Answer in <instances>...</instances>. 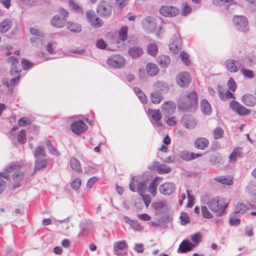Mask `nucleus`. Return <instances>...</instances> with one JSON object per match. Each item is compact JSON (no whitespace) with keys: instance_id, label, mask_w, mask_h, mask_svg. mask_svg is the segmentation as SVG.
I'll use <instances>...</instances> for the list:
<instances>
[{"instance_id":"obj_1","label":"nucleus","mask_w":256,"mask_h":256,"mask_svg":"<svg viewBox=\"0 0 256 256\" xmlns=\"http://www.w3.org/2000/svg\"><path fill=\"white\" fill-rule=\"evenodd\" d=\"M21 166L20 164H14L10 166L4 172L0 173V194L5 189L6 182L4 180H8L10 178V174H12V178L16 182L14 184V188L20 186V182L24 178L23 173L20 170Z\"/></svg>"},{"instance_id":"obj_2","label":"nucleus","mask_w":256,"mask_h":256,"mask_svg":"<svg viewBox=\"0 0 256 256\" xmlns=\"http://www.w3.org/2000/svg\"><path fill=\"white\" fill-rule=\"evenodd\" d=\"M198 106L197 94L195 92H190L185 98L178 102V108L184 112L194 110Z\"/></svg>"},{"instance_id":"obj_3","label":"nucleus","mask_w":256,"mask_h":256,"mask_svg":"<svg viewBox=\"0 0 256 256\" xmlns=\"http://www.w3.org/2000/svg\"><path fill=\"white\" fill-rule=\"evenodd\" d=\"M202 200L212 211L220 214H222L227 206V204L220 202L218 197L210 198L207 194H206L202 197Z\"/></svg>"},{"instance_id":"obj_4","label":"nucleus","mask_w":256,"mask_h":256,"mask_svg":"<svg viewBox=\"0 0 256 256\" xmlns=\"http://www.w3.org/2000/svg\"><path fill=\"white\" fill-rule=\"evenodd\" d=\"M201 234L196 233L191 236V240L194 242V244L190 242L188 240H184L179 245L177 250L178 253H185L192 250L194 247L199 244L201 241Z\"/></svg>"},{"instance_id":"obj_5","label":"nucleus","mask_w":256,"mask_h":256,"mask_svg":"<svg viewBox=\"0 0 256 256\" xmlns=\"http://www.w3.org/2000/svg\"><path fill=\"white\" fill-rule=\"evenodd\" d=\"M232 22L234 28L238 30L244 32L248 30V20L245 16L236 15Z\"/></svg>"},{"instance_id":"obj_6","label":"nucleus","mask_w":256,"mask_h":256,"mask_svg":"<svg viewBox=\"0 0 256 256\" xmlns=\"http://www.w3.org/2000/svg\"><path fill=\"white\" fill-rule=\"evenodd\" d=\"M106 63L110 67L121 68L124 66L125 60L120 55H112L108 58Z\"/></svg>"},{"instance_id":"obj_7","label":"nucleus","mask_w":256,"mask_h":256,"mask_svg":"<svg viewBox=\"0 0 256 256\" xmlns=\"http://www.w3.org/2000/svg\"><path fill=\"white\" fill-rule=\"evenodd\" d=\"M97 12L101 16L108 17L112 14L111 6L108 2H101L97 7Z\"/></svg>"},{"instance_id":"obj_8","label":"nucleus","mask_w":256,"mask_h":256,"mask_svg":"<svg viewBox=\"0 0 256 256\" xmlns=\"http://www.w3.org/2000/svg\"><path fill=\"white\" fill-rule=\"evenodd\" d=\"M86 17L91 25L94 28H100L103 24L102 20L95 14L92 10H88L86 12Z\"/></svg>"},{"instance_id":"obj_9","label":"nucleus","mask_w":256,"mask_h":256,"mask_svg":"<svg viewBox=\"0 0 256 256\" xmlns=\"http://www.w3.org/2000/svg\"><path fill=\"white\" fill-rule=\"evenodd\" d=\"M86 124L82 120L75 121L70 125L72 131L77 135L84 133L87 129Z\"/></svg>"},{"instance_id":"obj_10","label":"nucleus","mask_w":256,"mask_h":256,"mask_svg":"<svg viewBox=\"0 0 256 256\" xmlns=\"http://www.w3.org/2000/svg\"><path fill=\"white\" fill-rule=\"evenodd\" d=\"M143 28L147 33L152 32L156 26V20L154 18L148 16L145 18L142 22Z\"/></svg>"},{"instance_id":"obj_11","label":"nucleus","mask_w":256,"mask_h":256,"mask_svg":"<svg viewBox=\"0 0 256 256\" xmlns=\"http://www.w3.org/2000/svg\"><path fill=\"white\" fill-rule=\"evenodd\" d=\"M181 122L186 128L188 130L194 129L197 124L195 118L190 115H184L181 120Z\"/></svg>"},{"instance_id":"obj_12","label":"nucleus","mask_w":256,"mask_h":256,"mask_svg":"<svg viewBox=\"0 0 256 256\" xmlns=\"http://www.w3.org/2000/svg\"><path fill=\"white\" fill-rule=\"evenodd\" d=\"M230 108L236 112L238 114L241 116L248 114L250 113V111L242 106L240 104L236 101L232 100L230 103Z\"/></svg>"},{"instance_id":"obj_13","label":"nucleus","mask_w":256,"mask_h":256,"mask_svg":"<svg viewBox=\"0 0 256 256\" xmlns=\"http://www.w3.org/2000/svg\"><path fill=\"white\" fill-rule=\"evenodd\" d=\"M160 12L164 16L172 17L178 14L179 10L176 7L166 6H162Z\"/></svg>"},{"instance_id":"obj_14","label":"nucleus","mask_w":256,"mask_h":256,"mask_svg":"<svg viewBox=\"0 0 256 256\" xmlns=\"http://www.w3.org/2000/svg\"><path fill=\"white\" fill-rule=\"evenodd\" d=\"M177 83L181 87L186 86L190 82V76L187 72H180L176 78Z\"/></svg>"},{"instance_id":"obj_15","label":"nucleus","mask_w":256,"mask_h":256,"mask_svg":"<svg viewBox=\"0 0 256 256\" xmlns=\"http://www.w3.org/2000/svg\"><path fill=\"white\" fill-rule=\"evenodd\" d=\"M6 61L10 64V72L12 76L18 74L20 72L21 70L17 66L19 64V62L16 58L14 56H10L6 59Z\"/></svg>"},{"instance_id":"obj_16","label":"nucleus","mask_w":256,"mask_h":256,"mask_svg":"<svg viewBox=\"0 0 256 256\" xmlns=\"http://www.w3.org/2000/svg\"><path fill=\"white\" fill-rule=\"evenodd\" d=\"M160 192L164 195H170L176 190V186L170 182H165L159 187Z\"/></svg>"},{"instance_id":"obj_17","label":"nucleus","mask_w":256,"mask_h":256,"mask_svg":"<svg viewBox=\"0 0 256 256\" xmlns=\"http://www.w3.org/2000/svg\"><path fill=\"white\" fill-rule=\"evenodd\" d=\"M226 69L232 72L238 71L240 68V64L238 61L234 60H228L225 62Z\"/></svg>"},{"instance_id":"obj_18","label":"nucleus","mask_w":256,"mask_h":256,"mask_svg":"<svg viewBox=\"0 0 256 256\" xmlns=\"http://www.w3.org/2000/svg\"><path fill=\"white\" fill-rule=\"evenodd\" d=\"M209 145L208 140L204 137L197 138L194 142V147L198 150H204Z\"/></svg>"},{"instance_id":"obj_19","label":"nucleus","mask_w":256,"mask_h":256,"mask_svg":"<svg viewBox=\"0 0 256 256\" xmlns=\"http://www.w3.org/2000/svg\"><path fill=\"white\" fill-rule=\"evenodd\" d=\"M66 20L59 16H54L50 20L51 25L57 28H61L65 26Z\"/></svg>"},{"instance_id":"obj_20","label":"nucleus","mask_w":256,"mask_h":256,"mask_svg":"<svg viewBox=\"0 0 256 256\" xmlns=\"http://www.w3.org/2000/svg\"><path fill=\"white\" fill-rule=\"evenodd\" d=\"M148 114L151 116L152 118L155 121L154 124L158 126H162V123L160 122L162 118V115L160 111L158 110H151L149 109L148 110Z\"/></svg>"},{"instance_id":"obj_21","label":"nucleus","mask_w":256,"mask_h":256,"mask_svg":"<svg viewBox=\"0 0 256 256\" xmlns=\"http://www.w3.org/2000/svg\"><path fill=\"white\" fill-rule=\"evenodd\" d=\"M48 162V160L44 158H36L34 173L44 168L46 166Z\"/></svg>"},{"instance_id":"obj_22","label":"nucleus","mask_w":256,"mask_h":256,"mask_svg":"<svg viewBox=\"0 0 256 256\" xmlns=\"http://www.w3.org/2000/svg\"><path fill=\"white\" fill-rule=\"evenodd\" d=\"M128 248V244L125 240H121L114 244V253L118 256H122V254L118 252V250H124Z\"/></svg>"},{"instance_id":"obj_23","label":"nucleus","mask_w":256,"mask_h":256,"mask_svg":"<svg viewBox=\"0 0 256 256\" xmlns=\"http://www.w3.org/2000/svg\"><path fill=\"white\" fill-rule=\"evenodd\" d=\"M242 102L246 106H252L256 104V97L250 94H246L242 97Z\"/></svg>"},{"instance_id":"obj_24","label":"nucleus","mask_w":256,"mask_h":256,"mask_svg":"<svg viewBox=\"0 0 256 256\" xmlns=\"http://www.w3.org/2000/svg\"><path fill=\"white\" fill-rule=\"evenodd\" d=\"M154 90L155 91L162 93L166 92L168 90V84L163 82H157L154 84Z\"/></svg>"},{"instance_id":"obj_25","label":"nucleus","mask_w":256,"mask_h":256,"mask_svg":"<svg viewBox=\"0 0 256 256\" xmlns=\"http://www.w3.org/2000/svg\"><path fill=\"white\" fill-rule=\"evenodd\" d=\"M143 52L142 48L138 46H132L128 50L129 54L134 58L141 56Z\"/></svg>"},{"instance_id":"obj_26","label":"nucleus","mask_w":256,"mask_h":256,"mask_svg":"<svg viewBox=\"0 0 256 256\" xmlns=\"http://www.w3.org/2000/svg\"><path fill=\"white\" fill-rule=\"evenodd\" d=\"M242 156V148H234L232 153L229 156L230 162H234L236 160L238 157Z\"/></svg>"},{"instance_id":"obj_27","label":"nucleus","mask_w":256,"mask_h":256,"mask_svg":"<svg viewBox=\"0 0 256 256\" xmlns=\"http://www.w3.org/2000/svg\"><path fill=\"white\" fill-rule=\"evenodd\" d=\"M146 72L150 76H156L159 72V69L154 64L150 62L146 65Z\"/></svg>"},{"instance_id":"obj_28","label":"nucleus","mask_w":256,"mask_h":256,"mask_svg":"<svg viewBox=\"0 0 256 256\" xmlns=\"http://www.w3.org/2000/svg\"><path fill=\"white\" fill-rule=\"evenodd\" d=\"M12 26V21L6 19L0 23V32L4 33L8 31Z\"/></svg>"},{"instance_id":"obj_29","label":"nucleus","mask_w":256,"mask_h":256,"mask_svg":"<svg viewBox=\"0 0 256 256\" xmlns=\"http://www.w3.org/2000/svg\"><path fill=\"white\" fill-rule=\"evenodd\" d=\"M214 180L223 184L231 185L232 184V180L230 176H216L214 178Z\"/></svg>"},{"instance_id":"obj_30","label":"nucleus","mask_w":256,"mask_h":256,"mask_svg":"<svg viewBox=\"0 0 256 256\" xmlns=\"http://www.w3.org/2000/svg\"><path fill=\"white\" fill-rule=\"evenodd\" d=\"M200 108L202 112L206 115L210 114L211 112V106L208 102L203 100L200 102Z\"/></svg>"},{"instance_id":"obj_31","label":"nucleus","mask_w":256,"mask_h":256,"mask_svg":"<svg viewBox=\"0 0 256 256\" xmlns=\"http://www.w3.org/2000/svg\"><path fill=\"white\" fill-rule=\"evenodd\" d=\"M248 208V206L246 204L242 203H238L236 206L234 212H235V214H238V216H240L246 212Z\"/></svg>"},{"instance_id":"obj_32","label":"nucleus","mask_w":256,"mask_h":256,"mask_svg":"<svg viewBox=\"0 0 256 256\" xmlns=\"http://www.w3.org/2000/svg\"><path fill=\"white\" fill-rule=\"evenodd\" d=\"M214 4L220 6H224L226 10H228L230 6L236 4V2H234V0H214Z\"/></svg>"},{"instance_id":"obj_33","label":"nucleus","mask_w":256,"mask_h":256,"mask_svg":"<svg viewBox=\"0 0 256 256\" xmlns=\"http://www.w3.org/2000/svg\"><path fill=\"white\" fill-rule=\"evenodd\" d=\"M175 107L172 102H166L162 106V110L168 114H172L174 112Z\"/></svg>"},{"instance_id":"obj_34","label":"nucleus","mask_w":256,"mask_h":256,"mask_svg":"<svg viewBox=\"0 0 256 256\" xmlns=\"http://www.w3.org/2000/svg\"><path fill=\"white\" fill-rule=\"evenodd\" d=\"M152 102L154 104H158L163 99L162 93L158 92L154 90L151 94Z\"/></svg>"},{"instance_id":"obj_35","label":"nucleus","mask_w":256,"mask_h":256,"mask_svg":"<svg viewBox=\"0 0 256 256\" xmlns=\"http://www.w3.org/2000/svg\"><path fill=\"white\" fill-rule=\"evenodd\" d=\"M70 166L71 168L76 172H81L82 169L79 161L74 158H72L70 160Z\"/></svg>"},{"instance_id":"obj_36","label":"nucleus","mask_w":256,"mask_h":256,"mask_svg":"<svg viewBox=\"0 0 256 256\" xmlns=\"http://www.w3.org/2000/svg\"><path fill=\"white\" fill-rule=\"evenodd\" d=\"M67 28L70 31L74 32H80L82 31L81 26L78 24L74 22H68L67 25Z\"/></svg>"},{"instance_id":"obj_37","label":"nucleus","mask_w":256,"mask_h":256,"mask_svg":"<svg viewBox=\"0 0 256 256\" xmlns=\"http://www.w3.org/2000/svg\"><path fill=\"white\" fill-rule=\"evenodd\" d=\"M42 38L32 37L30 38V42L32 46L36 48H42L43 45V40Z\"/></svg>"},{"instance_id":"obj_38","label":"nucleus","mask_w":256,"mask_h":256,"mask_svg":"<svg viewBox=\"0 0 256 256\" xmlns=\"http://www.w3.org/2000/svg\"><path fill=\"white\" fill-rule=\"evenodd\" d=\"M218 94L220 98L223 100L228 98H234V94L230 92L228 90H226L224 92H220V90H218Z\"/></svg>"},{"instance_id":"obj_39","label":"nucleus","mask_w":256,"mask_h":256,"mask_svg":"<svg viewBox=\"0 0 256 256\" xmlns=\"http://www.w3.org/2000/svg\"><path fill=\"white\" fill-rule=\"evenodd\" d=\"M170 62V58L166 55L161 56L158 58V62L162 68L167 67Z\"/></svg>"},{"instance_id":"obj_40","label":"nucleus","mask_w":256,"mask_h":256,"mask_svg":"<svg viewBox=\"0 0 256 256\" xmlns=\"http://www.w3.org/2000/svg\"><path fill=\"white\" fill-rule=\"evenodd\" d=\"M34 155L36 158H44L46 156V154L42 146H38L36 148Z\"/></svg>"},{"instance_id":"obj_41","label":"nucleus","mask_w":256,"mask_h":256,"mask_svg":"<svg viewBox=\"0 0 256 256\" xmlns=\"http://www.w3.org/2000/svg\"><path fill=\"white\" fill-rule=\"evenodd\" d=\"M68 3L70 6L72 10L80 13L82 12V8L77 2L74 0H70Z\"/></svg>"},{"instance_id":"obj_42","label":"nucleus","mask_w":256,"mask_h":256,"mask_svg":"<svg viewBox=\"0 0 256 256\" xmlns=\"http://www.w3.org/2000/svg\"><path fill=\"white\" fill-rule=\"evenodd\" d=\"M147 51L148 54L152 56H156L158 53V47L154 44H150L147 46Z\"/></svg>"},{"instance_id":"obj_43","label":"nucleus","mask_w":256,"mask_h":256,"mask_svg":"<svg viewBox=\"0 0 256 256\" xmlns=\"http://www.w3.org/2000/svg\"><path fill=\"white\" fill-rule=\"evenodd\" d=\"M30 32L32 34L35 36V37L36 38H44V34L43 31L36 28H31L30 29Z\"/></svg>"},{"instance_id":"obj_44","label":"nucleus","mask_w":256,"mask_h":256,"mask_svg":"<svg viewBox=\"0 0 256 256\" xmlns=\"http://www.w3.org/2000/svg\"><path fill=\"white\" fill-rule=\"evenodd\" d=\"M240 216L238 214H235V212H234L230 219V225L232 226H237L240 224V220L238 218Z\"/></svg>"},{"instance_id":"obj_45","label":"nucleus","mask_w":256,"mask_h":256,"mask_svg":"<svg viewBox=\"0 0 256 256\" xmlns=\"http://www.w3.org/2000/svg\"><path fill=\"white\" fill-rule=\"evenodd\" d=\"M156 178L152 182L150 185L148 186V192L153 196H155L156 193V189L158 186V184L156 182Z\"/></svg>"},{"instance_id":"obj_46","label":"nucleus","mask_w":256,"mask_h":256,"mask_svg":"<svg viewBox=\"0 0 256 256\" xmlns=\"http://www.w3.org/2000/svg\"><path fill=\"white\" fill-rule=\"evenodd\" d=\"M129 224L132 228L134 230L142 231L143 230V227L136 220H130Z\"/></svg>"},{"instance_id":"obj_47","label":"nucleus","mask_w":256,"mask_h":256,"mask_svg":"<svg viewBox=\"0 0 256 256\" xmlns=\"http://www.w3.org/2000/svg\"><path fill=\"white\" fill-rule=\"evenodd\" d=\"M146 189V185L144 182H138L136 184V192H138L140 195L144 194Z\"/></svg>"},{"instance_id":"obj_48","label":"nucleus","mask_w":256,"mask_h":256,"mask_svg":"<svg viewBox=\"0 0 256 256\" xmlns=\"http://www.w3.org/2000/svg\"><path fill=\"white\" fill-rule=\"evenodd\" d=\"M46 146L50 154L54 156H58L60 154L58 150L54 148L50 140L46 141Z\"/></svg>"},{"instance_id":"obj_49","label":"nucleus","mask_w":256,"mask_h":256,"mask_svg":"<svg viewBox=\"0 0 256 256\" xmlns=\"http://www.w3.org/2000/svg\"><path fill=\"white\" fill-rule=\"evenodd\" d=\"M158 172L160 174H167L170 172V168L165 164H160L158 168Z\"/></svg>"},{"instance_id":"obj_50","label":"nucleus","mask_w":256,"mask_h":256,"mask_svg":"<svg viewBox=\"0 0 256 256\" xmlns=\"http://www.w3.org/2000/svg\"><path fill=\"white\" fill-rule=\"evenodd\" d=\"M18 142L21 144H24L26 142V132L24 130H22L18 136Z\"/></svg>"},{"instance_id":"obj_51","label":"nucleus","mask_w":256,"mask_h":256,"mask_svg":"<svg viewBox=\"0 0 256 256\" xmlns=\"http://www.w3.org/2000/svg\"><path fill=\"white\" fill-rule=\"evenodd\" d=\"M180 40H178L176 41H172V44H170V48L172 51H173L174 53L176 52L180 48Z\"/></svg>"},{"instance_id":"obj_52","label":"nucleus","mask_w":256,"mask_h":256,"mask_svg":"<svg viewBox=\"0 0 256 256\" xmlns=\"http://www.w3.org/2000/svg\"><path fill=\"white\" fill-rule=\"evenodd\" d=\"M128 34V30L126 26H123L119 31V38L122 41L126 40Z\"/></svg>"},{"instance_id":"obj_53","label":"nucleus","mask_w":256,"mask_h":256,"mask_svg":"<svg viewBox=\"0 0 256 256\" xmlns=\"http://www.w3.org/2000/svg\"><path fill=\"white\" fill-rule=\"evenodd\" d=\"M192 155H194V152H184L181 153L180 158L184 160L189 161L194 160V157L192 156Z\"/></svg>"},{"instance_id":"obj_54","label":"nucleus","mask_w":256,"mask_h":256,"mask_svg":"<svg viewBox=\"0 0 256 256\" xmlns=\"http://www.w3.org/2000/svg\"><path fill=\"white\" fill-rule=\"evenodd\" d=\"M201 210L204 218L210 219L213 217V215L210 212L206 206H202Z\"/></svg>"},{"instance_id":"obj_55","label":"nucleus","mask_w":256,"mask_h":256,"mask_svg":"<svg viewBox=\"0 0 256 256\" xmlns=\"http://www.w3.org/2000/svg\"><path fill=\"white\" fill-rule=\"evenodd\" d=\"M224 132L220 128H216L214 130V139H219L223 137Z\"/></svg>"},{"instance_id":"obj_56","label":"nucleus","mask_w":256,"mask_h":256,"mask_svg":"<svg viewBox=\"0 0 256 256\" xmlns=\"http://www.w3.org/2000/svg\"><path fill=\"white\" fill-rule=\"evenodd\" d=\"M210 162L212 164L217 165L219 164L222 163V158L220 156H211Z\"/></svg>"},{"instance_id":"obj_57","label":"nucleus","mask_w":256,"mask_h":256,"mask_svg":"<svg viewBox=\"0 0 256 256\" xmlns=\"http://www.w3.org/2000/svg\"><path fill=\"white\" fill-rule=\"evenodd\" d=\"M180 224L182 225L185 226L190 222V218L188 214L186 212H182L180 216Z\"/></svg>"},{"instance_id":"obj_58","label":"nucleus","mask_w":256,"mask_h":256,"mask_svg":"<svg viewBox=\"0 0 256 256\" xmlns=\"http://www.w3.org/2000/svg\"><path fill=\"white\" fill-rule=\"evenodd\" d=\"M81 180L80 178H76L71 183V186L73 189L77 190L81 186Z\"/></svg>"},{"instance_id":"obj_59","label":"nucleus","mask_w":256,"mask_h":256,"mask_svg":"<svg viewBox=\"0 0 256 256\" xmlns=\"http://www.w3.org/2000/svg\"><path fill=\"white\" fill-rule=\"evenodd\" d=\"M180 56L182 60V62L188 65L190 64V60L188 58V55L184 52H182L180 53Z\"/></svg>"},{"instance_id":"obj_60","label":"nucleus","mask_w":256,"mask_h":256,"mask_svg":"<svg viewBox=\"0 0 256 256\" xmlns=\"http://www.w3.org/2000/svg\"><path fill=\"white\" fill-rule=\"evenodd\" d=\"M186 193H187L188 198V203L187 206L189 208H190L192 206V205L194 204V196H192L190 194V190H187Z\"/></svg>"},{"instance_id":"obj_61","label":"nucleus","mask_w":256,"mask_h":256,"mask_svg":"<svg viewBox=\"0 0 256 256\" xmlns=\"http://www.w3.org/2000/svg\"><path fill=\"white\" fill-rule=\"evenodd\" d=\"M22 65L23 69L26 70L32 68L34 64L26 59H23L22 61Z\"/></svg>"},{"instance_id":"obj_62","label":"nucleus","mask_w":256,"mask_h":256,"mask_svg":"<svg viewBox=\"0 0 256 256\" xmlns=\"http://www.w3.org/2000/svg\"><path fill=\"white\" fill-rule=\"evenodd\" d=\"M228 86L230 90L232 92H234L235 90L236 86V83L232 78H230L228 82Z\"/></svg>"},{"instance_id":"obj_63","label":"nucleus","mask_w":256,"mask_h":256,"mask_svg":"<svg viewBox=\"0 0 256 256\" xmlns=\"http://www.w3.org/2000/svg\"><path fill=\"white\" fill-rule=\"evenodd\" d=\"M142 197V200L146 207H148L150 202H151V198L150 196L148 194H144L140 195Z\"/></svg>"},{"instance_id":"obj_64","label":"nucleus","mask_w":256,"mask_h":256,"mask_svg":"<svg viewBox=\"0 0 256 256\" xmlns=\"http://www.w3.org/2000/svg\"><path fill=\"white\" fill-rule=\"evenodd\" d=\"M138 183L137 180L135 179L134 177H133L130 183L129 188L132 192H136V184Z\"/></svg>"}]
</instances>
